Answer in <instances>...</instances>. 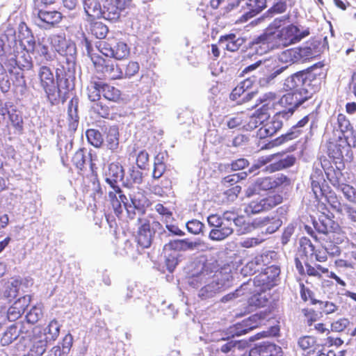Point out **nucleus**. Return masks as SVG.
Returning <instances> with one entry per match:
<instances>
[{"label": "nucleus", "instance_id": "aec40b11", "mask_svg": "<svg viewBox=\"0 0 356 356\" xmlns=\"http://www.w3.org/2000/svg\"><path fill=\"white\" fill-rule=\"evenodd\" d=\"M316 231L321 234L320 236L330 235L331 234H337L341 232L338 223L327 217H323L318 221L314 222Z\"/></svg>", "mask_w": 356, "mask_h": 356}, {"label": "nucleus", "instance_id": "1a4fd4ad", "mask_svg": "<svg viewBox=\"0 0 356 356\" xmlns=\"http://www.w3.org/2000/svg\"><path fill=\"white\" fill-rule=\"evenodd\" d=\"M315 239L319 241L324 250L330 256H339L341 249L339 244H341L345 238V236L341 232L337 234H331L324 236H315Z\"/></svg>", "mask_w": 356, "mask_h": 356}, {"label": "nucleus", "instance_id": "0e129e2a", "mask_svg": "<svg viewBox=\"0 0 356 356\" xmlns=\"http://www.w3.org/2000/svg\"><path fill=\"white\" fill-rule=\"evenodd\" d=\"M11 83L10 78L6 71L3 67L2 71H0V89L2 92H7L10 88Z\"/></svg>", "mask_w": 356, "mask_h": 356}, {"label": "nucleus", "instance_id": "c85d7f7f", "mask_svg": "<svg viewBox=\"0 0 356 356\" xmlns=\"http://www.w3.org/2000/svg\"><path fill=\"white\" fill-rule=\"evenodd\" d=\"M108 200L115 214L118 216L121 214L124 207V202L127 200V197L122 194V190L120 191H117V190L109 191Z\"/></svg>", "mask_w": 356, "mask_h": 356}, {"label": "nucleus", "instance_id": "09e8293b", "mask_svg": "<svg viewBox=\"0 0 356 356\" xmlns=\"http://www.w3.org/2000/svg\"><path fill=\"white\" fill-rule=\"evenodd\" d=\"M91 32L97 38L103 39L106 36L108 29L102 22H95L92 26Z\"/></svg>", "mask_w": 356, "mask_h": 356}, {"label": "nucleus", "instance_id": "4c0bfd02", "mask_svg": "<svg viewBox=\"0 0 356 356\" xmlns=\"http://www.w3.org/2000/svg\"><path fill=\"white\" fill-rule=\"evenodd\" d=\"M87 90L88 99L94 103L98 102L102 94V81L92 79L87 87Z\"/></svg>", "mask_w": 356, "mask_h": 356}, {"label": "nucleus", "instance_id": "37998d69", "mask_svg": "<svg viewBox=\"0 0 356 356\" xmlns=\"http://www.w3.org/2000/svg\"><path fill=\"white\" fill-rule=\"evenodd\" d=\"M309 115L305 116L302 119L298 121L296 125L293 126L291 132L282 136L283 139L279 143H281L283 140H291L297 137L299 134V130H298V129L303 127L305 125H306L309 122Z\"/></svg>", "mask_w": 356, "mask_h": 356}, {"label": "nucleus", "instance_id": "2f4dec72", "mask_svg": "<svg viewBox=\"0 0 356 356\" xmlns=\"http://www.w3.org/2000/svg\"><path fill=\"white\" fill-rule=\"evenodd\" d=\"M33 345L27 355L25 356H42L47 348L46 339L40 335L32 338Z\"/></svg>", "mask_w": 356, "mask_h": 356}, {"label": "nucleus", "instance_id": "6ab92c4d", "mask_svg": "<svg viewBox=\"0 0 356 356\" xmlns=\"http://www.w3.org/2000/svg\"><path fill=\"white\" fill-rule=\"evenodd\" d=\"M280 197H268L259 201H252L247 207L245 211L248 213H258L259 212L272 209L280 202Z\"/></svg>", "mask_w": 356, "mask_h": 356}, {"label": "nucleus", "instance_id": "393cba45", "mask_svg": "<svg viewBox=\"0 0 356 356\" xmlns=\"http://www.w3.org/2000/svg\"><path fill=\"white\" fill-rule=\"evenodd\" d=\"M16 327L18 332V337L22 335L23 339L32 340L33 337L40 335L42 333V328L39 326L33 327L27 321L26 323H17L13 324Z\"/></svg>", "mask_w": 356, "mask_h": 356}, {"label": "nucleus", "instance_id": "a878e982", "mask_svg": "<svg viewBox=\"0 0 356 356\" xmlns=\"http://www.w3.org/2000/svg\"><path fill=\"white\" fill-rule=\"evenodd\" d=\"M254 224L263 228L266 234H273L282 225V221L277 216H268L256 220Z\"/></svg>", "mask_w": 356, "mask_h": 356}, {"label": "nucleus", "instance_id": "f257e3e1", "mask_svg": "<svg viewBox=\"0 0 356 356\" xmlns=\"http://www.w3.org/2000/svg\"><path fill=\"white\" fill-rule=\"evenodd\" d=\"M191 275L188 282L193 288L202 286L198 292L202 299L211 298L224 291L231 284V276L215 271L211 263L196 260L191 264Z\"/></svg>", "mask_w": 356, "mask_h": 356}, {"label": "nucleus", "instance_id": "bb28decb", "mask_svg": "<svg viewBox=\"0 0 356 356\" xmlns=\"http://www.w3.org/2000/svg\"><path fill=\"white\" fill-rule=\"evenodd\" d=\"M233 227L229 226V223L222 222L217 227L212 228L209 234V238L211 241H220L225 240L233 234Z\"/></svg>", "mask_w": 356, "mask_h": 356}, {"label": "nucleus", "instance_id": "e433bc0d", "mask_svg": "<svg viewBox=\"0 0 356 356\" xmlns=\"http://www.w3.org/2000/svg\"><path fill=\"white\" fill-rule=\"evenodd\" d=\"M60 325L56 320L51 321L45 329H42V333L40 334L42 338L48 340H56L59 335Z\"/></svg>", "mask_w": 356, "mask_h": 356}, {"label": "nucleus", "instance_id": "58836bf2", "mask_svg": "<svg viewBox=\"0 0 356 356\" xmlns=\"http://www.w3.org/2000/svg\"><path fill=\"white\" fill-rule=\"evenodd\" d=\"M84 10L86 14L92 18H102L103 5L100 1H84Z\"/></svg>", "mask_w": 356, "mask_h": 356}, {"label": "nucleus", "instance_id": "7ed1b4c3", "mask_svg": "<svg viewBox=\"0 0 356 356\" xmlns=\"http://www.w3.org/2000/svg\"><path fill=\"white\" fill-rule=\"evenodd\" d=\"M276 157V155L272 154L259 158L258 160L249 169V172L254 173V175H256V171L257 170L270 163L268 165L266 166L264 170L271 173L275 171L282 170L284 168H289L293 165L295 163V158L289 156H286L285 159L273 162Z\"/></svg>", "mask_w": 356, "mask_h": 356}, {"label": "nucleus", "instance_id": "72a5a7b5", "mask_svg": "<svg viewBox=\"0 0 356 356\" xmlns=\"http://www.w3.org/2000/svg\"><path fill=\"white\" fill-rule=\"evenodd\" d=\"M296 54L294 48L289 49L283 51L277 57L272 59L280 65H286L287 69L289 65L298 62Z\"/></svg>", "mask_w": 356, "mask_h": 356}, {"label": "nucleus", "instance_id": "6e6d98bb", "mask_svg": "<svg viewBox=\"0 0 356 356\" xmlns=\"http://www.w3.org/2000/svg\"><path fill=\"white\" fill-rule=\"evenodd\" d=\"M42 316V309L40 307L34 306L31 308L29 312L26 314L27 322L33 325V323L38 321Z\"/></svg>", "mask_w": 356, "mask_h": 356}, {"label": "nucleus", "instance_id": "c03bdc74", "mask_svg": "<svg viewBox=\"0 0 356 356\" xmlns=\"http://www.w3.org/2000/svg\"><path fill=\"white\" fill-rule=\"evenodd\" d=\"M300 250L299 252L303 254L305 257H312L315 253V247L311 242V241L306 238H302L300 241Z\"/></svg>", "mask_w": 356, "mask_h": 356}, {"label": "nucleus", "instance_id": "4468645a", "mask_svg": "<svg viewBox=\"0 0 356 356\" xmlns=\"http://www.w3.org/2000/svg\"><path fill=\"white\" fill-rule=\"evenodd\" d=\"M124 209L127 210L129 218H133L136 210L139 213H144L145 208L149 205V200L142 193H137L130 196L129 200L124 202Z\"/></svg>", "mask_w": 356, "mask_h": 356}, {"label": "nucleus", "instance_id": "69168bd1", "mask_svg": "<svg viewBox=\"0 0 356 356\" xmlns=\"http://www.w3.org/2000/svg\"><path fill=\"white\" fill-rule=\"evenodd\" d=\"M140 66L137 62L130 61L126 66L124 73H123L124 78L129 79L137 74L139 71Z\"/></svg>", "mask_w": 356, "mask_h": 356}, {"label": "nucleus", "instance_id": "c9c22d12", "mask_svg": "<svg viewBox=\"0 0 356 356\" xmlns=\"http://www.w3.org/2000/svg\"><path fill=\"white\" fill-rule=\"evenodd\" d=\"M349 146L346 145V142L340 140L339 143H330L328 147L329 154L334 159H341L343 157L345 152H348Z\"/></svg>", "mask_w": 356, "mask_h": 356}, {"label": "nucleus", "instance_id": "4d7b16f0", "mask_svg": "<svg viewBox=\"0 0 356 356\" xmlns=\"http://www.w3.org/2000/svg\"><path fill=\"white\" fill-rule=\"evenodd\" d=\"M322 174L321 170L318 172H316L315 174H312L311 175L312 179V188L316 198H318L319 196L323 195L322 189L320 186V183L318 179V177H320Z\"/></svg>", "mask_w": 356, "mask_h": 356}, {"label": "nucleus", "instance_id": "79ce46f5", "mask_svg": "<svg viewBox=\"0 0 356 356\" xmlns=\"http://www.w3.org/2000/svg\"><path fill=\"white\" fill-rule=\"evenodd\" d=\"M17 338L18 332L16 330V327L13 326V325H11L3 333L0 341L2 346H8Z\"/></svg>", "mask_w": 356, "mask_h": 356}, {"label": "nucleus", "instance_id": "ea45409f", "mask_svg": "<svg viewBox=\"0 0 356 356\" xmlns=\"http://www.w3.org/2000/svg\"><path fill=\"white\" fill-rule=\"evenodd\" d=\"M102 94L105 99L117 102L120 98L121 92L115 87L102 81Z\"/></svg>", "mask_w": 356, "mask_h": 356}, {"label": "nucleus", "instance_id": "f3484780", "mask_svg": "<svg viewBox=\"0 0 356 356\" xmlns=\"http://www.w3.org/2000/svg\"><path fill=\"white\" fill-rule=\"evenodd\" d=\"M97 67L107 78L116 80L124 79L123 72L119 65L113 60L109 59L99 58L97 63H95Z\"/></svg>", "mask_w": 356, "mask_h": 356}, {"label": "nucleus", "instance_id": "49530a36", "mask_svg": "<svg viewBox=\"0 0 356 356\" xmlns=\"http://www.w3.org/2000/svg\"><path fill=\"white\" fill-rule=\"evenodd\" d=\"M19 282L17 280L8 282L5 286L4 296L8 298H15L18 293Z\"/></svg>", "mask_w": 356, "mask_h": 356}, {"label": "nucleus", "instance_id": "a18cd8bd", "mask_svg": "<svg viewBox=\"0 0 356 356\" xmlns=\"http://www.w3.org/2000/svg\"><path fill=\"white\" fill-rule=\"evenodd\" d=\"M88 142L95 147H99L103 143V138L101 133L96 129H88L86 131Z\"/></svg>", "mask_w": 356, "mask_h": 356}, {"label": "nucleus", "instance_id": "5701e85b", "mask_svg": "<svg viewBox=\"0 0 356 356\" xmlns=\"http://www.w3.org/2000/svg\"><path fill=\"white\" fill-rule=\"evenodd\" d=\"M257 181L259 184L261 191H266L280 186L282 184H289V179L284 175L267 177L258 178Z\"/></svg>", "mask_w": 356, "mask_h": 356}, {"label": "nucleus", "instance_id": "5fc2aeb1", "mask_svg": "<svg viewBox=\"0 0 356 356\" xmlns=\"http://www.w3.org/2000/svg\"><path fill=\"white\" fill-rule=\"evenodd\" d=\"M91 108L95 113L102 118H108L110 115L109 107L103 104L101 102L98 101L93 103Z\"/></svg>", "mask_w": 356, "mask_h": 356}, {"label": "nucleus", "instance_id": "864d4df0", "mask_svg": "<svg viewBox=\"0 0 356 356\" xmlns=\"http://www.w3.org/2000/svg\"><path fill=\"white\" fill-rule=\"evenodd\" d=\"M318 302L321 305L320 308L325 314H330L338 310L339 306L329 301H317L312 299V303L316 304Z\"/></svg>", "mask_w": 356, "mask_h": 356}, {"label": "nucleus", "instance_id": "a211bd4d", "mask_svg": "<svg viewBox=\"0 0 356 356\" xmlns=\"http://www.w3.org/2000/svg\"><path fill=\"white\" fill-rule=\"evenodd\" d=\"M261 323V318L257 315H252L242 322L236 323L230 328V333L233 336H241L248 333L249 331L257 327Z\"/></svg>", "mask_w": 356, "mask_h": 356}, {"label": "nucleus", "instance_id": "ddd939ff", "mask_svg": "<svg viewBox=\"0 0 356 356\" xmlns=\"http://www.w3.org/2000/svg\"><path fill=\"white\" fill-rule=\"evenodd\" d=\"M298 346L302 350H307L309 356H336L334 351L316 345V340L312 337L305 336L300 338Z\"/></svg>", "mask_w": 356, "mask_h": 356}, {"label": "nucleus", "instance_id": "f8f14e48", "mask_svg": "<svg viewBox=\"0 0 356 356\" xmlns=\"http://www.w3.org/2000/svg\"><path fill=\"white\" fill-rule=\"evenodd\" d=\"M310 97H311L299 94L298 92L291 91L284 95L276 104H273V106H280L292 113L295 108L302 105Z\"/></svg>", "mask_w": 356, "mask_h": 356}, {"label": "nucleus", "instance_id": "6e6552de", "mask_svg": "<svg viewBox=\"0 0 356 356\" xmlns=\"http://www.w3.org/2000/svg\"><path fill=\"white\" fill-rule=\"evenodd\" d=\"M308 35V30L303 28L300 29L293 24L282 28L277 33H275L276 38L284 46L299 42Z\"/></svg>", "mask_w": 356, "mask_h": 356}, {"label": "nucleus", "instance_id": "4be33fe9", "mask_svg": "<svg viewBox=\"0 0 356 356\" xmlns=\"http://www.w3.org/2000/svg\"><path fill=\"white\" fill-rule=\"evenodd\" d=\"M282 127V122L280 120L279 115H275L273 118L266 120L263 126L259 130L260 137L265 138L274 135Z\"/></svg>", "mask_w": 356, "mask_h": 356}, {"label": "nucleus", "instance_id": "680f3d73", "mask_svg": "<svg viewBox=\"0 0 356 356\" xmlns=\"http://www.w3.org/2000/svg\"><path fill=\"white\" fill-rule=\"evenodd\" d=\"M268 299L264 293H257L253 295L249 300L250 305L261 307L266 305Z\"/></svg>", "mask_w": 356, "mask_h": 356}, {"label": "nucleus", "instance_id": "f704fd0d", "mask_svg": "<svg viewBox=\"0 0 356 356\" xmlns=\"http://www.w3.org/2000/svg\"><path fill=\"white\" fill-rule=\"evenodd\" d=\"M269 114L264 109L256 111L249 118L247 124L248 129H254L259 125L264 124L266 120L268 118Z\"/></svg>", "mask_w": 356, "mask_h": 356}, {"label": "nucleus", "instance_id": "2eb2a0df", "mask_svg": "<svg viewBox=\"0 0 356 356\" xmlns=\"http://www.w3.org/2000/svg\"><path fill=\"white\" fill-rule=\"evenodd\" d=\"M138 235L137 241L143 248H149L152 243L154 232L151 229L149 220L145 218L137 219Z\"/></svg>", "mask_w": 356, "mask_h": 356}, {"label": "nucleus", "instance_id": "f03ea898", "mask_svg": "<svg viewBox=\"0 0 356 356\" xmlns=\"http://www.w3.org/2000/svg\"><path fill=\"white\" fill-rule=\"evenodd\" d=\"M51 46L62 56L65 58V65L62 67L65 76L70 78L75 70V58L76 54V45L74 42L67 40L62 34H53L49 38Z\"/></svg>", "mask_w": 356, "mask_h": 356}, {"label": "nucleus", "instance_id": "3c124183", "mask_svg": "<svg viewBox=\"0 0 356 356\" xmlns=\"http://www.w3.org/2000/svg\"><path fill=\"white\" fill-rule=\"evenodd\" d=\"M155 211L162 216L164 222H170L173 220L172 212L170 209L158 203L154 206Z\"/></svg>", "mask_w": 356, "mask_h": 356}, {"label": "nucleus", "instance_id": "a19ab883", "mask_svg": "<svg viewBox=\"0 0 356 356\" xmlns=\"http://www.w3.org/2000/svg\"><path fill=\"white\" fill-rule=\"evenodd\" d=\"M78 110V99L72 98L68 103L67 106V115L70 122V127L74 128L76 127L78 123L79 116L77 114Z\"/></svg>", "mask_w": 356, "mask_h": 356}, {"label": "nucleus", "instance_id": "dca6fc26", "mask_svg": "<svg viewBox=\"0 0 356 356\" xmlns=\"http://www.w3.org/2000/svg\"><path fill=\"white\" fill-rule=\"evenodd\" d=\"M264 268H263L264 272H261L257 275L254 280V284L258 286H261L262 289L273 286V282H275L280 273V269L279 267L275 265H271Z\"/></svg>", "mask_w": 356, "mask_h": 356}, {"label": "nucleus", "instance_id": "cd10ccee", "mask_svg": "<svg viewBox=\"0 0 356 356\" xmlns=\"http://www.w3.org/2000/svg\"><path fill=\"white\" fill-rule=\"evenodd\" d=\"M243 43V39L232 33L221 36L218 41L220 46L229 51H237Z\"/></svg>", "mask_w": 356, "mask_h": 356}, {"label": "nucleus", "instance_id": "412c9836", "mask_svg": "<svg viewBox=\"0 0 356 356\" xmlns=\"http://www.w3.org/2000/svg\"><path fill=\"white\" fill-rule=\"evenodd\" d=\"M31 302V296L29 295L19 298L8 309L7 315L10 321L18 318L25 311Z\"/></svg>", "mask_w": 356, "mask_h": 356}, {"label": "nucleus", "instance_id": "39448f33", "mask_svg": "<svg viewBox=\"0 0 356 356\" xmlns=\"http://www.w3.org/2000/svg\"><path fill=\"white\" fill-rule=\"evenodd\" d=\"M310 80L307 74L299 72L285 79L284 89L286 91L298 92L299 94L311 97L312 93L308 90Z\"/></svg>", "mask_w": 356, "mask_h": 356}, {"label": "nucleus", "instance_id": "bf43d9fd", "mask_svg": "<svg viewBox=\"0 0 356 356\" xmlns=\"http://www.w3.org/2000/svg\"><path fill=\"white\" fill-rule=\"evenodd\" d=\"M124 177V170L122 166L116 164L111 163L108 168V177L113 179H122Z\"/></svg>", "mask_w": 356, "mask_h": 356}, {"label": "nucleus", "instance_id": "9b49d317", "mask_svg": "<svg viewBox=\"0 0 356 356\" xmlns=\"http://www.w3.org/2000/svg\"><path fill=\"white\" fill-rule=\"evenodd\" d=\"M273 254L274 252H272L256 256L242 268L241 273L244 276H248L259 270L263 271V268L270 264Z\"/></svg>", "mask_w": 356, "mask_h": 356}, {"label": "nucleus", "instance_id": "20e7f679", "mask_svg": "<svg viewBox=\"0 0 356 356\" xmlns=\"http://www.w3.org/2000/svg\"><path fill=\"white\" fill-rule=\"evenodd\" d=\"M39 77L40 80V83L43 89L44 90L48 99L54 104V102L57 99V96L55 92L57 91L58 92H60V88H63V83L65 84L67 81L68 79L66 78L65 80L60 79L58 83V86L56 88L55 83L54 75L49 67L46 66H42L40 67L39 71Z\"/></svg>", "mask_w": 356, "mask_h": 356}, {"label": "nucleus", "instance_id": "603ef678", "mask_svg": "<svg viewBox=\"0 0 356 356\" xmlns=\"http://www.w3.org/2000/svg\"><path fill=\"white\" fill-rule=\"evenodd\" d=\"M263 343L265 356H282V350L280 346L268 342Z\"/></svg>", "mask_w": 356, "mask_h": 356}, {"label": "nucleus", "instance_id": "774afa93", "mask_svg": "<svg viewBox=\"0 0 356 356\" xmlns=\"http://www.w3.org/2000/svg\"><path fill=\"white\" fill-rule=\"evenodd\" d=\"M178 264V254L173 252L165 256V265L170 272H172Z\"/></svg>", "mask_w": 356, "mask_h": 356}, {"label": "nucleus", "instance_id": "b1692460", "mask_svg": "<svg viewBox=\"0 0 356 356\" xmlns=\"http://www.w3.org/2000/svg\"><path fill=\"white\" fill-rule=\"evenodd\" d=\"M103 11L102 18L108 20H116L120 17V13L122 10L121 6L125 1H102Z\"/></svg>", "mask_w": 356, "mask_h": 356}, {"label": "nucleus", "instance_id": "052dcab7", "mask_svg": "<svg viewBox=\"0 0 356 356\" xmlns=\"http://www.w3.org/2000/svg\"><path fill=\"white\" fill-rule=\"evenodd\" d=\"M204 225L197 220H192L186 223V228L188 232L197 235L202 232Z\"/></svg>", "mask_w": 356, "mask_h": 356}, {"label": "nucleus", "instance_id": "13d9d810", "mask_svg": "<svg viewBox=\"0 0 356 356\" xmlns=\"http://www.w3.org/2000/svg\"><path fill=\"white\" fill-rule=\"evenodd\" d=\"M350 321L346 318H341L331 324V330L333 332H341L344 331L350 325Z\"/></svg>", "mask_w": 356, "mask_h": 356}, {"label": "nucleus", "instance_id": "473e14b6", "mask_svg": "<svg viewBox=\"0 0 356 356\" xmlns=\"http://www.w3.org/2000/svg\"><path fill=\"white\" fill-rule=\"evenodd\" d=\"M294 49L296 52V55L298 62H304L307 60L312 58L315 57L318 53L315 49L314 45L312 44H307L299 48Z\"/></svg>", "mask_w": 356, "mask_h": 356}, {"label": "nucleus", "instance_id": "9d476101", "mask_svg": "<svg viewBox=\"0 0 356 356\" xmlns=\"http://www.w3.org/2000/svg\"><path fill=\"white\" fill-rule=\"evenodd\" d=\"M165 250L169 249L175 251H194L204 250L208 248L207 244L201 239L190 241L188 238L177 239L170 241L164 246Z\"/></svg>", "mask_w": 356, "mask_h": 356}, {"label": "nucleus", "instance_id": "338daca9", "mask_svg": "<svg viewBox=\"0 0 356 356\" xmlns=\"http://www.w3.org/2000/svg\"><path fill=\"white\" fill-rule=\"evenodd\" d=\"M264 63L266 67L271 69L272 72H274L276 76L280 75L285 70H286V65H280L277 62H275L273 59L266 60L264 61Z\"/></svg>", "mask_w": 356, "mask_h": 356}, {"label": "nucleus", "instance_id": "8fccbe9b", "mask_svg": "<svg viewBox=\"0 0 356 356\" xmlns=\"http://www.w3.org/2000/svg\"><path fill=\"white\" fill-rule=\"evenodd\" d=\"M339 189L348 201L356 204V190L353 186L341 184L339 185Z\"/></svg>", "mask_w": 356, "mask_h": 356}, {"label": "nucleus", "instance_id": "de8ad7c7", "mask_svg": "<svg viewBox=\"0 0 356 356\" xmlns=\"http://www.w3.org/2000/svg\"><path fill=\"white\" fill-rule=\"evenodd\" d=\"M246 172H240L229 175L228 176L225 177L222 179L221 184L225 187H229L238 183L239 180L244 179L246 177Z\"/></svg>", "mask_w": 356, "mask_h": 356}, {"label": "nucleus", "instance_id": "e2e57ef3", "mask_svg": "<svg viewBox=\"0 0 356 356\" xmlns=\"http://www.w3.org/2000/svg\"><path fill=\"white\" fill-rule=\"evenodd\" d=\"M86 156L85 155L84 150L83 149H80L76 152L73 158L72 162L76 165V167L80 170H82L86 163Z\"/></svg>", "mask_w": 356, "mask_h": 356}, {"label": "nucleus", "instance_id": "c756f323", "mask_svg": "<svg viewBox=\"0 0 356 356\" xmlns=\"http://www.w3.org/2000/svg\"><path fill=\"white\" fill-rule=\"evenodd\" d=\"M105 145L112 152H115L119 147V131L116 126L110 127L106 132Z\"/></svg>", "mask_w": 356, "mask_h": 356}, {"label": "nucleus", "instance_id": "7c9ffc66", "mask_svg": "<svg viewBox=\"0 0 356 356\" xmlns=\"http://www.w3.org/2000/svg\"><path fill=\"white\" fill-rule=\"evenodd\" d=\"M37 15L42 22L51 26L58 24L62 19L61 13L56 10L49 11L40 9L38 10Z\"/></svg>", "mask_w": 356, "mask_h": 356}, {"label": "nucleus", "instance_id": "423d86ee", "mask_svg": "<svg viewBox=\"0 0 356 356\" xmlns=\"http://www.w3.org/2000/svg\"><path fill=\"white\" fill-rule=\"evenodd\" d=\"M275 39V32L268 29L250 42V49L257 54L263 55L273 49Z\"/></svg>", "mask_w": 356, "mask_h": 356}, {"label": "nucleus", "instance_id": "0eeeda50", "mask_svg": "<svg viewBox=\"0 0 356 356\" xmlns=\"http://www.w3.org/2000/svg\"><path fill=\"white\" fill-rule=\"evenodd\" d=\"M97 48L103 55L117 60L127 58L130 54V48L122 41L118 42L115 46H112L106 41H100L98 42Z\"/></svg>", "mask_w": 356, "mask_h": 356}]
</instances>
